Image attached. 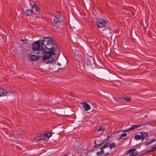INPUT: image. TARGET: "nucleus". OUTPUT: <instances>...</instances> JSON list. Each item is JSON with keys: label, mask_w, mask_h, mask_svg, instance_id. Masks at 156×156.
Returning a JSON list of instances; mask_svg holds the SVG:
<instances>
[{"label": "nucleus", "mask_w": 156, "mask_h": 156, "mask_svg": "<svg viewBox=\"0 0 156 156\" xmlns=\"http://www.w3.org/2000/svg\"><path fill=\"white\" fill-rule=\"evenodd\" d=\"M134 138L136 140H140L141 139L142 140L141 135H137L134 136Z\"/></svg>", "instance_id": "412c9836"}, {"label": "nucleus", "mask_w": 156, "mask_h": 156, "mask_svg": "<svg viewBox=\"0 0 156 156\" xmlns=\"http://www.w3.org/2000/svg\"><path fill=\"white\" fill-rule=\"evenodd\" d=\"M30 59L33 62H36L38 59V57L37 55H30Z\"/></svg>", "instance_id": "ddd939ff"}, {"label": "nucleus", "mask_w": 156, "mask_h": 156, "mask_svg": "<svg viewBox=\"0 0 156 156\" xmlns=\"http://www.w3.org/2000/svg\"><path fill=\"white\" fill-rule=\"evenodd\" d=\"M54 16L53 20L54 26L56 28H58L61 24L63 22L62 19V14H61L59 11H56L54 15Z\"/></svg>", "instance_id": "f03ea898"}, {"label": "nucleus", "mask_w": 156, "mask_h": 156, "mask_svg": "<svg viewBox=\"0 0 156 156\" xmlns=\"http://www.w3.org/2000/svg\"><path fill=\"white\" fill-rule=\"evenodd\" d=\"M31 9L33 15L36 14L37 15L36 16V18H41L42 16L40 13L41 9L38 7V5L36 4H34L32 7Z\"/></svg>", "instance_id": "20e7f679"}, {"label": "nucleus", "mask_w": 156, "mask_h": 156, "mask_svg": "<svg viewBox=\"0 0 156 156\" xmlns=\"http://www.w3.org/2000/svg\"><path fill=\"white\" fill-rule=\"evenodd\" d=\"M86 63L87 66L91 69H94L95 66L93 59L92 58H87Z\"/></svg>", "instance_id": "423d86ee"}, {"label": "nucleus", "mask_w": 156, "mask_h": 156, "mask_svg": "<svg viewBox=\"0 0 156 156\" xmlns=\"http://www.w3.org/2000/svg\"><path fill=\"white\" fill-rule=\"evenodd\" d=\"M129 156H134L133 154H132L131 153V154H129Z\"/></svg>", "instance_id": "473e14b6"}, {"label": "nucleus", "mask_w": 156, "mask_h": 156, "mask_svg": "<svg viewBox=\"0 0 156 156\" xmlns=\"http://www.w3.org/2000/svg\"><path fill=\"white\" fill-rule=\"evenodd\" d=\"M24 15L26 16H28L33 15L32 9H28L26 10L24 12Z\"/></svg>", "instance_id": "1a4fd4ad"}, {"label": "nucleus", "mask_w": 156, "mask_h": 156, "mask_svg": "<svg viewBox=\"0 0 156 156\" xmlns=\"http://www.w3.org/2000/svg\"><path fill=\"white\" fill-rule=\"evenodd\" d=\"M46 139L48 140L49 138L51 136L52 134L51 133H48V134H46Z\"/></svg>", "instance_id": "393cba45"}, {"label": "nucleus", "mask_w": 156, "mask_h": 156, "mask_svg": "<svg viewBox=\"0 0 156 156\" xmlns=\"http://www.w3.org/2000/svg\"><path fill=\"white\" fill-rule=\"evenodd\" d=\"M104 129V128L103 126H100L98 129V131L103 130Z\"/></svg>", "instance_id": "bb28decb"}, {"label": "nucleus", "mask_w": 156, "mask_h": 156, "mask_svg": "<svg viewBox=\"0 0 156 156\" xmlns=\"http://www.w3.org/2000/svg\"><path fill=\"white\" fill-rule=\"evenodd\" d=\"M119 99H123L127 101H130L131 100V98L130 97H126L124 98H119Z\"/></svg>", "instance_id": "f3484780"}, {"label": "nucleus", "mask_w": 156, "mask_h": 156, "mask_svg": "<svg viewBox=\"0 0 156 156\" xmlns=\"http://www.w3.org/2000/svg\"><path fill=\"white\" fill-rule=\"evenodd\" d=\"M54 61V59L53 58H51L50 57L48 58V61L47 62V63H51L52 64Z\"/></svg>", "instance_id": "4be33fe9"}, {"label": "nucleus", "mask_w": 156, "mask_h": 156, "mask_svg": "<svg viewBox=\"0 0 156 156\" xmlns=\"http://www.w3.org/2000/svg\"><path fill=\"white\" fill-rule=\"evenodd\" d=\"M152 143H151V141H148L147 142V143L146 144V145H150Z\"/></svg>", "instance_id": "cd10ccee"}, {"label": "nucleus", "mask_w": 156, "mask_h": 156, "mask_svg": "<svg viewBox=\"0 0 156 156\" xmlns=\"http://www.w3.org/2000/svg\"><path fill=\"white\" fill-rule=\"evenodd\" d=\"M116 145L115 143L113 142L111 144H109V147L110 149L113 148H115L116 147Z\"/></svg>", "instance_id": "6ab92c4d"}, {"label": "nucleus", "mask_w": 156, "mask_h": 156, "mask_svg": "<svg viewBox=\"0 0 156 156\" xmlns=\"http://www.w3.org/2000/svg\"><path fill=\"white\" fill-rule=\"evenodd\" d=\"M42 41H37L34 42L32 44V47L34 51H38V54H42L46 52L45 46L43 47L42 44Z\"/></svg>", "instance_id": "f257e3e1"}, {"label": "nucleus", "mask_w": 156, "mask_h": 156, "mask_svg": "<svg viewBox=\"0 0 156 156\" xmlns=\"http://www.w3.org/2000/svg\"><path fill=\"white\" fill-rule=\"evenodd\" d=\"M38 140H47L46 139V134H42L38 139Z\"/></svg>", "instance_id": "a211bd4d"}, {"label": "nucleus", "mask_w": 156, "mask_h": 156, "mask_svg": "<svg viewBox=\"0 0 156 156\" xmlns=\"http://www.w3.org/2000/svg\"><path fill=\"white\" fill-rule=\"evenodd\" d=\"M150 148H151V149L147 151L146 152V153H150L155 151L156 150V146L155 147L152 146Z\"/></svg>", "instance_id": "dca6fc26"}, {"label": "nucleus", "mask_w": 156, "mask_h": 156, "mask_svg": "<svg viewBox=\"0 0 156 156\" xmlns=\"http://www.w3.org/2000/svg\"><path fill=\"white\" fill-rule=\"evenodd\" d=\"M109 153H107L105 154H104L103 155V156H107L108 155V154Z\"/></svg>", "instance_id": "7c9ffc66"}, {"label": "nucleus", "mask_w": 156, "mask_h": 156, "mask_svg": "<svg viewBox=\"0 0 156 156\" xmlns=\"http://www.w3.org/2000/svg\"><path fill=\"white\" fill-rule=\"evenodd\" d=\"M51 56L50 55H49V54H47V52L45 53L44 55L42 57V59L43 60H45L50 57H51Z\"/></svg>", "instance_id": "2eb2a0df"}, {"label": "nucleus", "mask_w": 156, "mask_h": 156, "mask_svg": "<svg viewBox=\"0 0 156 156\" xmlns=\"http://www.w3.org/2000/svg\"><path fill=\"white\" fill-rule=\"evenodd\" d=\"M110 143V142H108V143H106L105 145H103L101 147L100 149L103 150V149L104 148H105L108 147H109Z\"/></svg>", "instance_id": "aec40b11"}, {"label": "nucleus", "mask_w": 156, "mask_h": 156, "mask_svg": "<svg viewBox=\"0 0 156 156\" xmlns=\"http://www.w3.org/2000/svg\"><path fill=\"white\" fill-rule=\"evenodd\" d=\"M42 44H43V47L45 46V49L48 48L46 46L53 47L55 45L52 39L49 37L44 38L42 41Z\"/></svg>", "instance_id": "7ed1b4c3"}, {"label": "nucleus", "mask_w": 156, "mask_h": 156, "mask_svg": "<svg viewBox=\"0 0 156 156\" xmlns=\"http://www.w3.org/2000/svg\"><path fill=\"white\" fill-rule=\"evenodd\" d=\"M83 106L86 111H88L90 109V107L89 104L86 102L82 103Z\"/></svg>", "instance_id": "9d476101"}, {"label": "nucleus", "mask_w": 156, "mask_h": 156, "mask_svg": "<svg viewBox=\"0 0 156 156\" xmlns=\"http://www.w3.org/2000/svg\"><path fill=\"white\" fill-rule=\"evenodd\" d=\"M49 48L50 50L49 51L47 52V54H49L51 56L52 55H55V48L53 47H51V48Z\"/></svg>", "instance_id": "6e6552de"}, {"label": "nucleus", "mask_w": 156, "mask_h": 156, "mask_svg": "<svg viewBox=\"0 0 156 156\" xmlns=\"http://www.w3.org/2000/svg\"><path fill=\"white\" fill-rule=\"evenodd\" d=\"M57 65L59 66H61V64L59 62L57 63Z\"/></svg>", "instance_id": "2f4dec72"}, {"label": "nucleus", "mask_w": 156, "mask_h": 156, "mask_svg": "<svg viewBox=\"0 0 156 156\" xmlns=\"http://www.w3.org/2000/svg\"><path fill=\"white\" fill-rule=\"evenodd\" d=\"M104 151L103 150L101 149L100 152H97V155L98 156H102V154H104Z\"/></svg>", "instance_id": "5701e85b"}, {"label": "nucleus", "mask_w": 156, "mask_h": 156, "mask_svg": "<svg viewBox=\"0 0 156 156\" xmlns=\"http://www.w3.org/2000/svg\"><path fill=\"white\" fill-rule=\"evenodd\" d=\"M110 137V136H109L108 134L107 136V140H108Z\"/></svg>", "instance_id": "c85d7f7f"}, {"label": "nucleus", "mask_w": 156, "mask_h": 156, "mask_svg": "<svg viewBox=\"0 0 156 156\" xmlns=\"http://www.w3.org/2000/svg\"><path fill=\"white\" fill-rule=\"evenodd\" d=\"M136 149L135 148H133L129 149L126 152V154H127L128 153H131L132 154H133V156L137 155L138 154V153L137 152H134V151L136 150Z\"/></svg>", "instance_id": "9b49d317"}, {"label": "nucleus", "mask_w": 156, "mask_h": 156, "mask_svg": "<svg viewBox=\"0 0 156 156\" xmlns=\"http://www.w3.org/2000/svg\"><path fill=\"white\" fill-rule=\"evenodd\" d=\"M127 133H123L121 135L119 138V140H121L122 139V137H125L127 136Z\"/></svg>", "instance_id": "b1692460"}, {"label": "nucleus", "mask_w": 156, "mask_h": 156, "mask_svg": "<svg viewBox=\"0 0 156 156\" xmlns=\"http://www.w3.org/2000/svg\"><path fill=\"white\" fill-rule=\"evenodd\" d=\"M142 138V141L144 139H146L148 136V134L145 132H142L140 133Z\"/></svg>", "instance_id": "4468645a"}, {"label": "nucleus", "mask_w": 156, "mask_h": 156, "mask_svg": "<svg viewBox=\"0 0 156 156\" xmlns=\"http://www.w3.org/2000/svg\"><path fill=\"white\" fill-rule=\"evenodd\" d=\"M104 142H102L100 144H96L94 146V147H99L101 146L102 145H103L104 144Z\"/></svg>", "instance_id": "a878e982"}, {"label": "nucleus", "mask_w": 156, "mask_h": 156, "mask_svg": "<svg viewBox=\"0 0 156 156\" xmlns=\"http://www.w3.org/2000/svg\"><path fill=\"white\" fill-rule=\"evenodd\" d=\"M143 125H144L142 124H137V125H132L131 126H132V127H131L129 128L128 130H125V131H122L127 132L129 131L132 130L134 129H137L138 128L143 126Z\"/></svg>", "instance_id": "0eeeda50"}, {"label": "nucleus", "mask_w": 156, "mask_h": 156, "mask_svg": "<svg viewBox=\"0 0 156 156\" xmlns=\"http://www.w3.org/2000/svg\"><path fill=\"white\" fill-rule=\"evenodd\" d=\"M96 23L99 28L105 27L106 24V21L102 18L98 19Z\"/></svg>", "instance_id": "39448f33"}, {"label": "nucleus", "mask_w": 156, "mask_h": 156, "mask_svg": "<svg viewBox=\"0 0 156 156\" xmlns=\"http://www.w3.org/2000/svg\"><path fill=\"white\" fill-rule=\"evenodd\" d=\"M7 92L8 91L6 90L0 88V97L5 96Z\"/></svg>", "instance_id": "f8f14e48"}, {"label": "nucleus", "mask_w": 156, "mask_h": 156, "mask_svg": "<svg viewBox=\"0 0 156 156\" xmlns=\"http://www.w3.org/2000/svg\"><path fill=\"white\" fill-rule=\"evenodd\" d=\"M156 141V139H153L151 140V143H153Z\"/></svg>", "instance_id": "c756f323"}]
</instances>
